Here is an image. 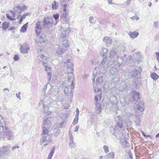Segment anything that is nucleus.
I'll return each instance as SVG.
<instances>
[{
    "label": "nucleus",
    "instance_id": "obj_1",
    "mask_svg": "<svg viewBox=\"0 0 159 159\" xmlns=\"http://www.w3.org/2000/svg\"><path fill=\"white\" fill-rule=\"evenodd\" d=\"M70 59L67 60L66 62L67 66V71L68 74L67 86H66L64 89V93L66 95L69 96L71 98L73 96V92L72 89L74 88L75 84L74 83L75 78L74 75L73 74V65L72 63H70Z\"/></svg>",
    "mask_w": 159,
    "mask_h": 159
},
{
    "label": "nucleus",
    "instance_id": "obj_2",
    "mask_svg": "<svg viewBox=\"0 0 159 159\" xmlns=\"http://www.w3.org/2000/svg\"><path fill=\"white\" fill-rule=\"evenodd\" d=\"M13 134L11 131H10L7 127H4L3 125L0 126V140L3 138L7 137L9 140L13 139Z\"/></svg>",
    "mask_w": 159,
    "mask_h": 159
},
{
    "label": "nucleus",
    "instance_id": "obj_3",
    "mask_svg": "<svg viewBox=\"0 0 159 159\" xmlns=\"http://www.w3.org/2000/svg\"><path fill=\"white\" fill-rule=\"evenodd\" d=\"M41 143H43L45 142L52 143V141L51 136L48 134V130L45 127L43 128V133L40 139Z\"/></svg>",
    "mask_w": 159,
    "mask_h": 159
},
{
    "label": "nucleus",
    "instance_id": "obj_4",
    "mask_svg": "<svg viewBox=\"0 0 159 159\" xmlns=\"http://www.w3.org/2000/svg\"><path fill=\"white\" fill-rule=\"evenodd\" d=\"M123 61L122 57L117 56L114 62L112 59H110L108 61L107 66H111L112 65V64L114 63L115 66H117L119 67L122 64Z\"/></svg>",
    "mask_w": 159,
    "mask_h": 159
},
{
    "label": "nucleus",
    "instance_id": "obj_5",
    "mask_svg": "<svg viewBox=\"0 0 159 159\" xmlns=\"http://www.w3.org/2000/svg\"><path fill=\"white\" fill-rule=\"evenodd\" d=\"M110 100L111 103L113 104L112 107L110 108V111H116L118 110V107L117 106L118 102V99H117V98L115 95H111L110 98Z\"/></svg>",
    "mask_w": 159,
    "mask_h": 159
},
{
    "label": "nucleus",
    "instance_id": "obj_6",
    "mask_svg": "<svg viewBox=\"0 0 159 159\" xmlns=\"http://www.w3.org/2000/svg\"><path fill=\"white\" fill-rule=\"evenodd\" d=\"M52 103V99L47 97L45 98L43 100H41L40 101L39 106L42 105L43 106H50Z\"/></svg>",
    "mask_w": 159,
    "mask_h": 159
},
{
    "label": "nucleus",
    "instance_id": "obj_7",
    "mask_svg": "<svg viewBox=\"0 0 159 159\" xmlns=\"http://www.w3.org/2000/svg\"><path fill=\"white\" fill-rule=\"evenodd\" d=\"M43 22V26L44 28H47L48 25H52L53 23L52 19L48 17L44 18Z\"/></svg>",
    "mask_w": 159,
    "mask_h": 159
},
{
    "label": "nucleus",
    "instance_id": "obj_8",
    "mask_svg": "<svg viewBox=\"0 0 159 159\" xmlns=\"http://www.w3.org/2000/svg\"><path fill=\"white\" fill-rule=\"evenodd\" d=\"M58 87L57 86H54L51 87V88L49 89L48 93L49 94L53 96L56 95L58 93Z\"/></svg>",
    "mask_w": 159,
    "mask_h": 159
},
{
    "label": "nucleus",
    "instance_id": "obj_9",
    "mask_svg": "<svg viewBox=\"0 0 159 159\" xmlns=\"http://www.w3.org/2000/svg\"><path fill=\"white\" fill-rule=\"evenodd\" d=\"M10 147L9 146H4L1 148L0 150V157L8 155L9 152Z\"/></svg>",
    "mask_w": 159,
    "mask_h": 159
},
{
    "label": "nucleus",
    "instance_id": "obj_10",
    "mask_svg": "<svg viewBox=\"0 0 159 159\" xmlns=\"http://www.w3.org/2000/svg\"><path fill=\"white\" fill-rule=\"evenodd\" d=\"M30 48V45L28 44L25 43L21 45L20 48V52L23 54L28 53Z\"/></svg>",
    "mask_w": 159,
    "mask_h": 159
},
{
    "label": "nucleus",
    "instance_id": "obj_11",
    "mask_svg": "<svg viewBox=\"0 0 159 159\" xmlns=\"http://www.w3.org/2000/svg\"><path fill=\"white\" fill-rule=\"evenodd\" d=\"M96 84L97 85H99L101 86H103L104 89L108 90V86L106 84H104L102 77L100 76L97 79Z\"/></svg>",
    "mask_w": 159,
    "mask_h": 159
},
{
    "label": "nucleus",
    "instance_id": "obj_12",
    "mask_svg": "<svg viewBox=\"0 0 159 159\" xmlns=\"http://www.w3.org/2000/svg\"><path fill=\"white\" fill-rule=\"evenodd\" d=\"M123 127V124L121 122H118L115 125L114 129V133L113 134V135L115 136H117V134L116 133L117 132H119Z\"/></svg>",
    "mask_w": 159,
    "mask_h": 159
},
{
    "label": "nucleus",
    "instance_id": "obj_13",
    "mask_svg": "<svg viewBox=\"0 0 159 159\" xmlns=\"http://www.w3.org/2000/svg\"><path fill=\"white\" fill-rule=\"evenodd\" d=\"M142 69L140 67L138 69H135L131 71L130 73V75L132 77H136L140 75Z\"/></svg>",
    "mask_w": 159,
    "mask_h": 159
},
{
    "label": "nucleus",
    "instance_id": "obj_14",
    "mask_svg": "<svg viewBox=\"0 0 159 159\" xmlns=\"http://www.w3.org/2000/svg\"><path fill=\"white\" fill-rule=\"evenodd\" d=\"M52 121V119L51 118L48 117L45 120L44 117L43 120V125L44 126L43 127H45L47 129L50 128Z\"/></svg>",
    "mask_w": 159,
    "mask_h": 159
},
{
    "label": "nucleus",
    "instance_id": "obj_15",
    "mask_svg": "<svg viewBox=\"0 0 159 159\" xmlns=\"http://www.w3.org/2000/svg\"><path fill=\"white\" fill-rule=\"evenodd\" d=\"M38 35V37L36 39V42L40 43L46 42V38L44 34H42V35H40L39 34Z\"/></svg>",
    "mask_w": 159,
    "mask_h": 159
},
{
    "label": "nucleus",
    "instance_id": "obj_16",
    "mask_svg": "<svg viewBox=\"0 0 159 159\" xmlns=\"http://www.w3.org/2000/svg\"><path fill=\"white\" fill-rule=\"evenodd\" d=\"M136 103V107L137 109L141 111H144V103L143 102L139 101H137L135 103Z\"/></svg>",
    "mask_w": 159,
    "mask_h": 159
},
{
    "label": "nucleus",
    "instance_id": "obj_17",
    "mask_svg": "<svg viewBox=\"0 0 159 159\" xmlns=\"http://www.w3.org/2000/svg\"><path fill=\"white\" fill-rule=\"evenodd\" d=\"M98 98L97 96H95V104L96 105L97 112L98 114L101 112V106L100 104L98 103Z\"/></svg>",
    "mask_w": 159,
    "mask_h": 159
},
{
    "label": "nucleus",
    "instance_id": "obj_18",
    "mask_svg": "<svg viewBox=\"0 0 159 159\" xmlns=\"http://www.w3.org/2000/svg\"><path fill=\"white\" fill-rule=\"evenodd\" d=\"M110 73L112 75H116L119 72V69L117 67H113V66L111 68L110 70Z\"/></svg>",
    "mask_w": 159,
    "mask_h": 159
},
{
    "label": "nucleus",
    "instance_id": "obj_19",
    "mask_svg": "<svg viewBox=\"0 0 159 159\" xmlns=\"http://www.w3.org/2000/svg\"><path fill=\"white\" fill-rule=\"evenodd\" d=\"M25 9V6H24L22 7L20 5H18L14 8L15 12L18 13V14H20L22 11L24 10Z\"/></svg>",
    "mask_w": 159,
    "mask_h": 159
},
{
    "label": "nucleus",
    "instance_id": "obj_20",
    "mask_svg": "<svg viewBox=\"0 0 159 159\" xmlns=\"http://www.w3.org/2000/svg\"><path fill=\"white\" fill-rule=\"evenodd\" d=\"M127 88L128 86L126 85V83L123 82L120 84L119 87V90L120 91H123L126 89Z\"/></svg>",
    "mask_w": 159,
    "mask_h": 159
},
{
    "label": "nucleus",
    "instance_id": "obj_21",
    "mask_svg": "<svg viewBox=\"0 0 159 159\" xmlns=\"http://www.w3.org/2000/svg\"><path fill=\"white\" fill-rule=\"evenodd\" d=\"M112 40L111 38L107 36L104 37L103 39V41L108 46H110L111 44Z\"/></svg>",
    "mask_w": 159,
    "mask_h": 159
},
{
    "label": "nucleus",
    "instance_id": "obj_22",
    "mask_svg": "<svg viewBox=\"0 0 159 159\" xmlns=\"http://www.w3.org/2000/svg\"><path fill=\"white\" fill-rule=\"evenodd\" d=\"M41 22H37L36 24L35 31L37 35L39 34L41 30Z\"/></svg>",
    "mask_w": 159,
    "mask_h": 159
},
{
    "label": "nucleus",
    "instance_id": "obj_23",
    "mask_svg": "<svg viewBox=\"0 0 159 159\" xmlns=\"http://www.w3.org/2000/svg\"><path fill=\"white\" fill-rule=\"evenodd\" d=\"M120 102L122 106H125L129 104L126 98L123 97H120Z\"/></svg>",
    "mask_w": 159,
    "mask_h": 159
},
{
    "label": "nucleus",
    "instance_id": "obj_24",
    "mask_svg": "<svg viewBox=\"0 0 159 159\" xmlns=\"http://www.w3.org/2000/svg\"><path fill=\"white\" fill-rule=\"evenodd\" d=\"M121 144L124 148H128L129 147V144L125 139H123L120 142Z\"/></svg>",
    "mask_w": 159,
    "mask_h": 159
},
{
    "label": "nucleus",
    "instance_id": "obj_25",
    "mask_svg": "<svg viewBox=\"0 0 159 159\" xmlns=\"http://www.w3.org/2000/svg\"><path fill=\"white\" fill-rule=\"evenodd\" d=\"M132 94L133 95V98L134 101H138L140 98L139 93L136 91H134L132 93Z\"/></svg>",
    "mask_w": 159,
    "mask_h": 159
},
{
    "label": "nucleus",
    "instance_id": "obj_26",
    "mask_svg": "<svg viewBox=\"0 0 159 159\" xmlns=\"http://www.w3.org/2000/svg\"><path fill=\"white\" fill-rule=\"evenodd\" d=\"M130 37L131 38L134 39L138 36L139 33L136 31L130 32L129 34Z\"/></svg>",
    "mask_w": 159,
    "mask_h": 159
},
{
    "label": "nucleus",
    "instance_id": "obj_27",
    "mask_svg": "<svg viewBox=\"0 0 159 159\" xmlns=\"http://www.w3.org/2000/svg\"><path fill=\"white\" fill-rule=\"evenodd\" d=\"M65 51L64 48L61 47H59L56 50V53L58 55H61Z\"/></svg>",
    "mask_w": 159,
    "mask_h": 159
},
{
    "label": "nucleus",
    "instance_id": "obj_28",
    "mask_svg": "<svg viewBox=\"0 0 159 159\" xmlns=\"http://www.w3.org/2000/svg\"><path fill=\"white\" fill-rule=\"evenodd\" d=\"M107 57H105L101 61L100 64H99V67H103L104 68L105 67V65L107 61Z\"/></svg>",
    "mask_w": 159,
    "mask_h": 159
},
{
    "label": "nucleus",
    "instance_id": "obj_29",
    "mask_svg": "<svg viewBox=\"0 0 159 159\" xmlns=\"http://www.w3.org/2000/svg\"><path fill=\"white\" fill-rule=\"evenodd\" d=\"M136 118L135 120V122L136 124V125H139L140 123H141V119L140 117V116L139 115H136Z\"/></svg>",
    "mask_w": 159,
    "mask_h": 159
},
{
    "label": "nucleus",
    "instance_id": "obj_30",
    "mask_svg": "<svg viewBox=\"0 0 159 159\" xmlns=\"http://www.w3.org/2000/svg\"><path fill=\"white\" fill-rule=\"evenodd\" d=\"M108 50L104 48H101V50L100 51V52L103 54V57H106L105 56L108 54Z\"/></svg>",
    "mask_w": 159,
    "mask_h": 159
},
{
    "label": "nucleus",
    "instance_id": "obj_31",
    "mask_svg": "<svg viewBox=\"0 0 159 159\" xmlns=\"http://www.w3.org/2000/svg\"><path fill=\"white\" fill-rule=\"evenodd\" d=\"M55 149V147H53L51 149V151L47 159H51L52 157L54 152Z\"/></svg>",
    "mask_w": 159,
    "mask_h": 159
},
{
    "label": "nucleus",
    "instance_id": "obj_32",
    "mask_svg": "<svg viewBox=\"0 0 159 159\" xmlns=\"http://www.w3.org/2000/svg\"><path fill=\"white\" fill-rule=\"evenodd\" d=\"M116 54V52L114 50H112L110 53L109 57L111 58H113L114 57Z\"/></svg>",
    "mask_w": 159,
    "mask_h": 159
},
{
    "label": "nucleus",
    "instance_id": "obj_33",
    "mask_svg": "<svg viewBox=\"0 0 159 159\" xmlns=\"http://www.w3.org/2000/svg\"><path fill=\"white\" fill-rule=\"evenodd\" d=\"M9 26V24L7 22H4L2 24V27L3 30H6Z\"/></svg>",
    "mask_w": 159,
    "mask_h": 159
},
{
    "label": "nucleus",
    "instance_id": "obj_34",
    "mask_svg": "<svg viewBox=\"0 0 159 159\" xmlns=\"http://www.w3.org/2000/svg\"><path fill=\"white\" fill-rule=\"evenodd\" d=\"M28 22L26 23L21 27L20 29V31L21 32H25L26 31L28 27Z\"/></svg>",
    "mask_w": 159,
    "mask_h": 159
},
{
    "label": "nucleus",
    "instance_id": "obj_35",
    "mask_svg": "<svg viewBox=\"0 0 159 159\" xmlns=\"http://www.w3.org/2000/svg\"><path fill=\"white\" fill-rule=\"evenodd\" d=\"M151 77L153 80H156L159 77V76L155 73H153L150 75Z\"/></svg>",
    "mask_w": 159,
    "mask_h": 159
},
{
    "label": "nucleus",
    "instance_id": "obj_36",
    "mask_svg": "<svg viewBox=\"0 0 159 159\" xmlns=\"http://www.w3.org/2000/svg\"><path fill=\"white\" fill-rule=\"evenodd\" d=\"M107 159H113L114 157V153L113 152H111L107 155Z\"/></svg>",
    "mask_w": 159,
    "mask_h": 159
},
{
    "label": "nucleus",
    "instance_id": "obj_37",
    "mask_svg": "<svg viewBox=\"0 0 159 159\" xmlns=\"http://www.w3.org/2000/svg\"><path fill=\"white\" fill-rule=\"evenodd\" d=\"M79 116L75 115L73 122V124L75 125L77 124L78 123L79 120Z\"/></svg>",
    "mask_w": 159,
    "mask_h": 159
},
{
    "label": "nucleus",
    "instance_id": "obj_38",
    "mask_svg": "<svg viewBox=\"0 0 159 159\" xmlns=\"http://www.w3.org/2000/svg\"><path fill=\"white\" fill-rule=\"evenodd\" d=\"M117 89L115 87H113L111 89V95H115V94H117V93L116 92Z\"/></svg>",
    "mask_w": 159,
    "mask_h": 159
},
{
    "label": "nucleus",
    "instance_id": "obj_39",
    "mask_svg": "<svg viewBox=\"0 0 159 159\" xmlns=\"http://www.w3.org/2000/svg\"><path fill=\"white\" fill-rule=\"evenodd\" d=\"M93 89L95 92H98L99 93L98 96L100 98H101V89L99 88H98L97 90H96V89L95 88L94 86H93Z\"/></svg>",
    "mask_w": 159,
    "mask_h": 159
},
{
    "label": "nucleus",
    "instance_id": "obj_40",
    "mask_svg": "<svg viewBox=\"0 0 159 159\" xmlns=\"http://www.w3.org/2000/svg\"><path fill=\"white\" fill-rule=\"evenodd\" d=\"M6 124V122L3 119L2 117L0 115V125H5Z\"/></svg>",
    "mask_w": 159,
    "mask_h": 159
},
{
    "label": "nucleus",
    "instance_id": "obj_41",
    "mask_svg": "<svg viewBox=\"0 0 159 159\" xmlns=\"http://www.w3.org/2000/svg\"><path fill=\"white\" fill-rule=\"evenodd\" d=\"M69 145L71 148H74L76 147L75 143L74 141H70L69 143Z\"/></svg>",
    "mask_w": 159,
    "mask_h": 159
},
{
    "label": "nucleus",
    "instance_id": "obj_42",
    "mask_svg": "<svg viewBox=\"0 0 159 159\" xmlns=\"http://www.w3.org/2000/svg\"><path fill=\"white\" fill-rule=\"evenodd\" d=\"M43 112L47 114L49 111V107L48 106H43Z\"/></svg>",
    "mask_w": 159,
    "mask_h": 159
},
{
    "label": "nucleus",
    "instance_id": "obj_43",
    "mask_svg": "<svg viewBox=\"0 0 159 159\" xmlns=\"http://www.w3.org/2000/svg\"><path fill=\"white\" fill-rule=\"evenodd\" d=\"M47 63L46 62H44V61H43V65L45 67V70L46 71H48L50 70V69L49 66H48L47 65H46Z\"/></svg>",
    "mask_w": 159,
    "mask_h": 159
},
{
    "label": "nucleus",
    "instance_id": "obj_44",
    "mask_svg": "<svg viewBox=\"0 0 159 159\" xmlns=\"http://www.w3.org/2000/svg\"><path fill=\"white\" fill-rule=\"evenodd\" d=\"M60 132V130L59 129H57L56 130V132L53 133L52 135H53L56 137L59 134Z\"/></svg>",
    "mask_w": 159,
    "mask_h": 159
},
{
    "label": "nucleus",
    "instance_id": "obj_45",
    "mask_svg": "<svg viewBox=\"0 0 159 159\" xmlns=\"http://www.w3.org/2000/svg\"><path fill=\"white\" fill-rule=\"evenodd\" d=\"M118 80V78H115L112 79L111 82V84L113 85H116V83L117 82Z\"/></svg>",
    "mask_w": 159,
    "mask_h": 159
},
{
    "label": "nucleus",
    "instance_id": "obj_46",
    "mask_svg": "<svg viewBox=\"0 0 159 159\" xmlns=\"http://www.w3.org/2000/svg\"><path fill=\"white\" fill-rule=\"evenodd\" d=\"M98 69V68L96 67V68H95V69H94V70L93 71V76H94V78L96 77V75H97L98 74H99V73H98L97 72Z\"/></svg>",
    "mask_w": 159,
    "mask_h": 159
},
{
    "label": "nucleus",
    "instance_id": "obj_47",
    "mask_svg": "<svg viewBox=\"0 0 159 159\" xmlns=\"http://www.w3.org/2000/svg\"><path fill=\"white\" fill-rule=\"evenodd\" d=\"M64 40V41L66 42L65 43L64 42L62 44L63 45H64L67 48L69 46V45L68 44V41L66 39H65H65H64L63 40Z\"/></svg>",
    "mask_w": 159,
    "mask_h": 159
},
{
    "label": "nucleus",
    "instance_id": "obj_48",
    "mask_svg": "<svg viewBox=\"0 0 159 159\" xmlns=\"http://www.w3.org/2000/svg\"><path fill=\"white\" fill-rule=\"evenodd\" d=\"M103 148L104 149L105 152L107 153L109 152V149L108 146L106 145H105L103 147Z\"/></svg>",
    "mask_w": 159,
    "mask_h": 159
},
{
    "label": "nucleus",
    "instance_id": "obj_49",
    "mask_svg": "<svg viewBox=\"0 0 159 159\" xmlns=\"http://www.w3.org/2000/svg\"><path fill=\"white\" fill-rule=\"evenodd\" d=\"M52 8L53 9H57V7L56 6V2L55 1H54L53 3L52 4Z\"/></svg>",
    "mask_w": 159,
    "mask_h": 159
},
{
    "label": "nucleus",
    "instance_id": "obj_50",
    "mask_svg": "<svg viewBox=\"0 0 159 159\" xmlns=\"http://www.w3.org/2000/svg\"><path fill=\"white\" fill-rule=\"evenodd\" d=\"M41 58L42 59V62H43V61H44V62H46L47 63V59H46V58L45 56H44L43 55H41Z\"/></svg>",
    "mask_w": 159,
    "mask_h": 159
},
{
    "label": "nucleus",
    "instance_id": "obj_51",
    "mask_svg": "<svg viewBox=\"0 0 159 159\" xmlns=\"http://www.w3.org/2000/svg\"><path fill=\"white\" fill-rule=\"evenodd\" d=\"M6 15L7 18L11 20H16V19L12 18L8 14H6Z\"/></svg>",
    "mask_w": 159,
    "mask_h": 159
},
{
    "label": "nucleus",
    "instance_id": "obj_52",
    "mask_svg": "<svg viewBox=\"0 0 159 159\" xmlns=\"http://www.w3.org/2000/svg\"><path fill=\"white\" fill-rule=\"evenodd\" d=\"M47 75L48 79V82L50 81L51 79V73L50 72H48L47 73Z\"/></svg>",
    "mask_w": 159,
    "mask_h": 159
},
{
    "label": "nucleus",
    "instance_id": "obj_53",
    "mask_svg": "<svg viewBox=\"0 0 159 159\" xmlns=\"http://www.w3.org/2000/svg\"><path fill=\"white\" fill-rule=\"evenodd\" d=\"M93 17H90L89 18V21L90 23L91 24H94L95 23V21H93Z\"/></svg>",
    "mask_w": 159,
    "mask_h": 159
},
{
    "label": "nucleus",
    "instance_id": "obj_54",
    "mask_svg": "<svg viewBox=\"0 0 159 159\" xmlns=\"http://www.w3.org/2000/svg\"><path fill=\"white\" fill-rule=\"evenodd\" d=\"M66 34L65 32L62 33L61 35V38L63 39H64L65 38H66Z\"/></svg>",
    "mask_w": 159,
    "mask_h": 159
},
{
    "label": "nucleus",
    "instance_id": "obj_55",
    "mask_svg": "<svg viewBox=\"0 0 159 159\" xmlns=\"http://www.w3.org/2000/svg\"><path fill=\"white\" fill-rule=\"evenodd\" d=\"M53 17L55 20H56L59 18V15L58 14H54L53 15Z\"/></svg>",
    "mask_w": 159,
    "mask_h": 159
},
{
    "label": "nucleus",
    "instance_id": "obj_56",
    "mask_svg": "<svg viewBox=\"0 0 159 159\" xmlns=\"http://www.w3.org/2000/svg\"><path fill=\"white\" fill-rule=\"evenodd\" d=\"M130 19L132 20L135 19L136 20H138L139 19V17L138 16H134L130 17Z\"/></svg>",
    "mask_w": 159,
    "mask_h": 159
},
{
    "label": "nucleus",
    "instance_id": "obj_57",
    "mask_svg": "<svg viewBox=\"0 0 159 159\" xmlns=\"http://www.w3.org/2000/svg\"><path fill=\"white\" fill-rule=\"evenodd\" d=\"M79 127L78 126L76 125L75 128L74 132H77V133H78V129H79Z\"/></svg>",
    "mask_w": 159,
    "mask_h": 159
},
{
    "label": "nucleus",
    "instance_id": "obj_58",
    "mask_svg": "<svg viewBox=\"0 0 159 159\" xmlns=\"http://www.w3.org/2000/svg\"><path fill=\"white\" fill-rule=\"evenodd\" d=\"M70 137V141H74V138L72 134H69Z\"/></svg>",
    "mask_w": 159,
    "mask_h": 159
},
{
    "label": "nucleus",
    "instance_id": "obj_59",
    "mask_svg": "<svg viewBox=\"0 0 159 159\" xmlns=\"http://www.w3.org/2000/svg\"><path fill=\"white\" fill-rule=\"evenodd\" d=\"M156 55L157 56V61L159 62V52H156Z\"/></svg>",
    "mask_w": 159,
    "mask_h": 159
},
{
    "label": "nucleus",
    "instance_id": "obj_60",
    "mask_svg": "<svg viewBox=\"0 0 159 159\" xmlns=\"http://www.w3.org/2000/svg\"><path fill=\"white\" fill-rule=\"evenodd\" d=\"M19 58V57L17 55H15L14 57V59L15 61H17Z\"/></svg>",
    "mask_w": 159,
    "mask_h": 159
},
{
    "label": "nucleus",
    "instance_id": "obj_61",
    "mask_svg": "<svg viewBox=\"0 0 159 159\" xmlns=\"http://www.w3.org/2000/svg\"><path fill=\"white\" fill-rule=\"evenodd\" d=\"M10 12H11V14L14 17H15V15H16V13H17V12H15V11H12L11 10H10Z\"/></svg>",
    "mask_w": 159,
    "mask_h": 159
},
{
    "label": "nucleus",
    "instance_id": "obj_62",
    "mask_svg": "<svg viewBox=\"0 0 159 159\" xmlns=\"http://www.w3.org/2000/svg\"><path fill=\"white\" fill-rule=\"evenodd\" d=\"M65 122L63 121H62L61 123L60 124V127H64L65 125Z\"/></svg>",
    "mask_w": 159,
    "mask_h": 159
},
{
    "label": "nucleus",
    "instance_id": "obj_63",
    "mask_svg": "<svg viewBox=\"0 0 159 159\" xmlns=\"http://www.w3.org/2000/svg\"><path fill=\"white\" fill-rule=\"evenodd\" d=\"M19 148V147L18 145H16L15 146H14L13 147H12V150H14L16 148Z\"/></svg>",
    "mask_w": 159,
    "mask_h": 159
},
{
    "label": "nucleus",
    "instance_id": "obj_64",
    "mask_svg": "<svg viewBox=\"0 0 159 159\" xmlns=\"http://www.w3.org/2000/svg\"><path fill=\"white\" fill-rule=\"evenodd\" d=\"M154 25L156 28L158 26V22H154Z\"/></svg>",
    "mask_w": 159,
    "mask_h": 159
}]
</instances>
